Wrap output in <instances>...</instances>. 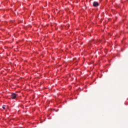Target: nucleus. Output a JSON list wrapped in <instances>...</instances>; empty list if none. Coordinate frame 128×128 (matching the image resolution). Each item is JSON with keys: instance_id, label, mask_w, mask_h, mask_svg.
I'll return each mask as SVG.
<instances>
[{"instance_id": "obj_1", "label": "nucleus", "mask_w": 128, "mask_h": 128, "mask_svg": "<svg viewBox=\"0 0 128 128\" xmlns=\"http://www.w3.org/2000/svg\"><path fill=\"white\" fill-rule=\"evenodd\" d=\"M16 94H14V93H12L11 95V98H12V100H14L16 99Z\"/></svg>"}, {"instance_id": "obj_2", "label": "nucleus", "mask_w": 128, "mask_h": 128, "mask_svg": "<svg viewBox=\"0 0 128 128\" xmlns=\"http://www.w3.org/2000/svg\"><path fill=\"white\" fill-rule=\"evenodd\" d=\"M100 6V4L96 2H93V6Z\"/></svg>"}, {"instance_id": "obj_3", "label": "nucleus", "mask_w": 128, "mask_h": 128, "mask_svg": "<svg viewBox=\"0 0 128 128\" xmlns=\"http://www.w3.org/2000/svg\"><path fill=\"white\" fill-rule=\"evenodd\" d=\"M4 106H2L3 110H6V108H5Z\"/></svg>"}]
</instances>
